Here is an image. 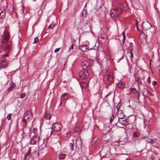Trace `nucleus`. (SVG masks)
<instances>
[{
  "instance_id": "f257e3e1",
  "label": "nucleus",
  "mask_w": 160,
  "mask_h": 160,
  "mask_svg": "<svg viewBox=\"0 0 160 160\" xmlns=\"http://www.w3.org/2000/svg\"><path fill=\"white\" fill-rule=\"evenodd\" d=\"M11 49V47L9 44L2 45L0 47V53H3L0 61V68H4L7 66L8 62L5 58L8 56Z\"/></svg>"
},
{
  "instance_id": "f03ea898",
  "label": "nucleus",
  "mask_w": 160,
  "mask_h": 160,
  "mask_svg": "<svg viewBox=\"0 0 160 160\" xmlns=\"http://www.w3.org/2000/svg\"><path fill=\"white\" fill-rule=\"evenodd\" d=\"M127 8V5L125 4H121L120 7H117L116 9H113L111 10L110 13L111 16L114 19H116L118 17L121 13L122 9L124 10Z\"/></svg>"
},
{
  "instance_id": "7ed1b4c3",
  "label": "nucleus",
  "mask_w": 160,
  "mask_h": 160,
  "mask_svg": "<svg viewBox=\"0 0 160 160\" xmlns=\"http://www.w3.org/2000/svg\"><path fill=\"white\" fill-rule=\"evenodd\" d=\"M9 38V35L8 31L7 30H4L3 34L1 36V44L0 47L2 45L9 44L11 47V46L10 44L5 43L8 40Z\"/></svg>"
},
{
  "instance_id": "20e7f679",
  "label": "nucleus",
  "mask_w": 160,
  "mask_h": 160,
  "mask_svg": "<svg viewBox=\"0 0 160 160\" xmlns=\"http://www.w3.org/2000/svg\"><path fill=\"white\" fill-rule=\"evenodd\" d=\"M32 118V112L30 110H27L24 113L22 121L23 122H25V124L26 125L27 123L26 121H30Z\"/></svg>"
},
{
  "instance_id": "39448f33",
  "label": "nucleus",
  "mask_w": 160,
  "mask_h": 160,
  "mask_svg": "<svg viewBox=\"0 0 160 160\" xmlns=\"http://www.w3.org/2000/svg\"><path fill=\"white\" fill-rule=\"evenodd\" d=\"M78 75L81 78L85 79L88 77L89 74L87 70L83 69L79 72Z\"/></svg>"
},
{
  "instance_id": "423d86ee",
  "label": "nucleus",
  "mask_w": 160,
  "mask_h": 160,
  "mask_svg": "<svg viewBox=\"0 0 160 160\" xmlns=\"http://www.w3.org/2000/svg\"><path fill=\"white\" fill-rule=\"evenodd\" d=\"M100 142V140L97 137H95L92 138L91 140V144L93 147L97 146Z\"/></svg>"
},
{
  "instance_id": "0eeeda50",
  "label": "nucleus",
  "mask_w": 160,
  "mask_h": 160,
  "mask_svg": "<svg viewBox=\"0 0 160 160\" xmlns=\"http://www.w3.org/2000/svg\"><path fill=\"white\" fill-rule=\"evenodd\" d=\"M91 66L90 62L88 61H83L82 63V66L84 70H87L90 68Z\"/></svg>"
},
{
  "instance_id": "6e6552de",
  "label": "nucleus",
  "mask_w": 160,
  "mask_h": 160,
  "mask_svg": "<svg viewBox=\"0 0 160 160\" xmlns=\"http://www.w3.org/2000/svg\"><path fill=\"white\" fill-rule=\"evenodd\" d=\"M39 137L36 135H34L31 138L30 143L31 144H39Z\"/></svg>"
},
{
  "instance_id": "1a4fd4ad",
  "label": "nucleus",
  "mask_w": 160,
  "mask_h": 160,
  "mask_svg": "<svg viewBox=\"0 0 160 160\" xmlns=\"http://www.w3.org/2000/svg\"><path fill=\"white\" fill-rule=\"evenodd\" d=\"M142 29L144 31L149 30L151 27L150 23L148 22H143L142 25Z\"/></svg>"
},
{
  "instance_id": "9d476101",
  "label": "nucleus",
  "mask_w": 160,
  "mask_h": 160,
  "mask_svg": "<svg viewBox=\"0 0 160 160\" xmlns=\"http://www.w3.org/2000/svg\"><path fill=\"white\" fill-rule=\"evenodd\" d=\"M62 127V125L59 123H56L52 126V128L55 131H59L61 129Z\"/></svg>"
},
{
  "instance_id": "9b49d317",
  "label": "nucleus",
  "mask_w": 160,
  "mask_h": 160,
  "mask_svg": "<svg viewBox=\"0 0 160 160\" xmlns=\"http://www.w3.org/2000/svg\"><path fill=\"white\" fill-rule=\"evenodd\" d=\"M107 79L108 83L109 84H111L113 82V77L111 74L110 72H109V74L107 76Z\"/></svg>"
},
{
  "instance_id": "f8f14e48",
  "label": "nucleus",
  "mask_w": 160,
  "mask_h": 160,
  "mask_svg": "<svg viewBox=\"0 0 160 160\" xmlns=\"http://www.w3.org/2000/svg\"><path fill=\"white\" fill-rule=\"evenodd\" d=\"M124 118V117L123 116L122 117H119L118 119V121L119 123H121L123 126H124L126 125V123L127 122V119H123Z\"/></svg>"
},
{
  "instance_id": "ddd939ff",
  "label": "nucleus",
  "mask_w": 160,
  "mask_h": 160,
  "mask_svg": "<svg viewBox=\"0 0 160 160\" xmlns=\"http://www.w3.org/2000/svg\"><path fill=\"white\" fill-rule=\"evenodd\" d=\"M0 22H2L4 18L5 17L6 12L4 11L3 10L0 9Z\"/></svg>"
},
{
  "instance_id": "4468645a",
  "label": "nucleus",
  "mask_w": 160,
  "mask_h": 160,
  "mask_svg": "<svg viewBox=\"0 0 160 160\" xmlns=\"http://www.w3.org/2000/svg\"><path fill=\"white\" fill-rule=\"evenodd\" d=\"M79 83L82 89H85L87 88L88 86V84L85 82H79Z\"/></svg>"
},
{
  "instance_id": "2eb2a0df",
  "label": "nucleus",
  "mask_w": 160,
  "mask_h": 160,
  "mask_svg": "<svg viewBox=\"0 0 160 160\" xmlns=\"http://www.w3.org/2000/svg\"><path fill=\"white\" fill-rule=\"evenodd\" d=\"M30 128L28 127H25L23 128V132L24 134L26 135L29 134L30 132Z\"/></svg>"
},
{
  "instance_id": "dca6fc26",
  "label": "nucleus",
  "mask_w": 160,
  "mask_h": 160,
  "mask_svg": "<svg viewBox=\"0 0 160 160\" xmlns=\"http://www.w3.org/2000/svg\"><path fill=\"white\" fill-rule=\"evenodd\" d=\"M6 10L8 11L9 13L12 12L13 11V7L10 5L9 6V5H7L6 8Z\"/></svg>"
},
{
  "instance_id": "f3484780",
  "label": "nucleus",
  "mask_w": 160,
  "mask_h": 160,
  "mask_svg": "<svg viewBox=\"0 0 160 160\" xmlns=\"http://www.w3.org/2000/svg\"><path fill=\"white\" fill-rule=\"evenodd\" d=\"M15 84L12 82H11L10 83L9 87L7 88V90L8 91H11L12 89L15 87Z\"/></svg>"
},
{
  "instance_id": "a211bd4d",
  "label": "nucleus",
  "mask_w": 160,
  "mask_h": 160,
  "mask_svg": "<svg viewBox=\"0 0 160 160\" xmlns=\"http://www.w3.org/2000/svg\"><path fill=\"white\" fill-rule=\"evenodd\" d=\"M125 84L124 82H119L117 84V86L118 88H123L125 87Z\"/></svg>"
},
{
  "instance_id": "6ab92c4d",
  "label": "nucleus",
  "mask_w": 160,
  "mask_h": 160,
  "mask_svg": "<svg viewBox=\"0 0 160 160\" xmlns=\"http://www.w3.org/2000/svg\"><path fill=\"white\" fill-rule=\"evenodd\" d=\"M67 94L68 93H64L62 94L61 96V99L62 100H65L67 99L68 98Z\"/></svg>"
},
{
  "instance_id": "aec40b11",
  "label": "nucleus",
  "mask_w": 160,
  "mask_h": 160,
  "mask_svg": "<svg viewBox=\"0 0 160 160\" xmlns=\"http://www.w3.org/2000/svg\"><path fill=\"white\" fill-rule=\"evenodd\" d=\"M30 153L29 152H27L25 153L24 157V159L26 160V159H29L30 157Z\"/></svg>"
},
{
  "instance_id": "412c9836",
  "label": "nucleus",
  "mask_w": 160,
  "mask_h": 160,
  "mask_svg": "<svg viewBox=\"0 0 160 160\" xmlns=\"http://www.w3.org/2000/svg\"><path fill=\"white\" fill-rule=\"evenodd\" d=\"M149 94V92L148 89H143V91L142 94L144 96L145 95L144 94H145L146 95H148V94Z\"/></svg>"
},
{
  "instance_id": "4be33fe9",
  "label": "nucleus",
  "mask_w": 160,
  "mask_h": 160,
  "mask_svg": "<svg viewBox=\"0 0 160 160\" xmlns=\"http://www.w3.org/2000/svg\"><path fill=\"white\" fill-rule=\"evenodd\" d=\"M51 117V115L49 113H46L45 115V118L46 119H49Z\"/></svg>"
},
{
  "instance_id": "5701e85b",
  "label": "nucleus",
  "mask_w": 160,
  "mask_h": 160,
  "mask_svg": "<svg viewBox=\"0 0 160 160\" xmlns=\"http://www.w3.org/2000/svg\"><path fill=\"white\" fill-rule=\"evenodd\" d=\"M66 155L65 154L62 153L59 155V159H62L66 157Z\"/></svg>"
},
{
  "instance_id": "b1692460",
  "label": "nucleus",
  "mask_w": 160,
  "mask_h": 160,
  "mask_svg": "<svg viewBox=\"0 0 160 160\" xmlns=\"http://www.w3.org/2000/svg\"><path fill=\"white\" fill-rule=\"evenodd\" d=\"M131 50H132V49H131L130 50L129 52H130V55L129 56L130 58V59H131V61L132 62V58H133L134 56H133V53L132 52Z\"/></svg>"
},
{
  "instance_id": "393cba45",
  "label": "nucleus",
  "mask_w": 160,
  "mask_h": 160,
  "mask_svg": "<svg viewBox=\"0 0 160 160\" xmlns=\"http://www.w3.org/2000/svg\"><path fill=\"white\" fill-rule=\"evenodd\" d=\"M147 141L148 143H153L154 142V140L152 139L151 138L148 139Z\"/></svg>"
},
{
  "instance_id": "a878e982",
  "label": "nucleus",
  "mask_w": 160,
  "mask_h": 160,
  "mask_svg": "<svg viewBox=\"0 0 160 160\" xmlns=\"http://www.w3.org/2000/svg\"><path fill=\"white\" fill-rule=\"evenodd\" d=\"M54 25H55L54 23H51L49 26L48 27V29H51L52 28L54 27Z\"/></svg>"
},
{
  "instance_id": "bb28decb",
  "label": "nucleus",
  "mask_w": 160,
  "mask_h": 160,
  "mask_svg": "<svg viewBox=\"0 0 160 160\" xmlns=\"http://www.w3.org/2000/svg\"><path fill=\"white\" fill-rule=\"evenodd\" d=\"M122 35L123 36L122 42L123 43L124 42V40H125V34L124 32H122Z\"/></svg>"
},
{
  "instance_id": "cd10ccee",
  "label": "nucleus",
  "mask_w": 160,
  "mask_h": 160,
  "mask_svg": "<svg viewBox=\"0 0 160 160\" xmlns=\"http://www.w3.org/2000/svg\"><path fill=\"white\" fill-rule=\"evenodd\" d=\"M69 146L70 150L72 151L73 149V144L72 143H70L69 145Z\"/></svg>"
},
{
  "instance_id": "c85d7f7f",
  "label": "nucleus",
  "mask_w": 160,
  "mask_h": 160,
  "mask_svg": "<svg viewBox=\"0 0 160 160\" xmlns=\"http://www.w3.org/2000/svg\"><path fill=\"white\" fill-rule=\"evenodd\" d=\"M38 41V38L37 37H35L34 39V41L33 42V43H36Z\"/></svg>"
},
{
  "instance_id": "c756f323",
  "label": "nucleus",
  "mask_w": 160,
  "mask_h": 160,
  "mask_svg": "<svg viewBox=\"0 0 160 160\" xmlns=\"http://www.w3.org/2000/svg\"><path fill=\"white\" fill-rule=\"evenodd\" d=\"M11 114H8L7 116V118L8 120H10L11 119Z\"/></svg>"
},
{
  "instance_id": "7c9ffc66",
  "label": "nucleus",
  "mask_w": 160,
  "mask_h": 160,
  "mask_svg": "<svg viewBox=\"0 0 160 160\" xmlns=\"http://www.w3.org/2000/svg\"><path fill=\"white\" fill-rule=\"evenodd\" d=\"M71 45L70 46L69 48V49L70 50L71 49H72L73 48V44L72 42L71 41Z\"/></svg>"
},
{
  "instance_id": "2f4dec72",
  "label": "nucleus",
  "mask_w": 160,
  "mask_h": 160,
  "mask_svg": "<svg viewBox=\"0 0 160 160\" xmlns=\"http://www.w3.org/2000/svg\"><path fill=\"white\" fill-rule=\"evenodd\" d=\"M82 48H85L86 49H88V46L87 45H83Z\"/></svg>"
},
{
  "instance_id": "473e14b6",
  "label": "nucleus",
  "mask_w": 160,
  "mask_h": 160,
  "mask_svg": "<svg viewBox=\"0 0 160 160\" xmlns=\"http://www.w3.org/2000/svg\"><path fill=\"white\" fill-rule=\"evenodd\" d=\"M137 82L138 84H142V82L140 81V79L139 78L137 79Z\"/></svg>"
},
{
  "instance_id": "72a5a7b5",
  "label": "nucleus",
  "mask_w": 160,
  "mask_h": 160,
  "mask_svg": "<svg viewBox=\"0 0 160 160\" xmlns=\"http://www.w3.org/2000/svg\"><path fill=\"white\" fill-rule=\"evenodd\" d=\"M133 135L134 137H137L138 136V134L136 132H133Z\"/></svg>"
},
{
  "instance_id": "f704fd0d",
  "label": "nucleus",
  "mask_w": 160,
  "mask_h": 160,
  "mask_svg": "<svg viewBox=\"0 0 160 160\" xmlns=\"http://www.w3.org/2000/svg\"><path fill=\"white\" fill-rule=\"evenodd\" d=\"M114 119V116L113 115H112V116L110 118V122H112Z\"/></svg>"
},
{
  "instance_id": "c9c22d12",
  "label": "nucleus",
  "mask_w": 160,
  "mask_h": 160,
  "mask_svg": "<svg viewBox=\"0 0 160 160\" xmlns=\"http://www.w3.org/2000/svg\"><path fill=\"white\" fill-rule=\"evenodd\" d=\"M141 35L143 37L145 38L146 37H147V36H146L145 35L144 33L143 32L141 33Z\"/></svg>"
},
{
  "instance_id": "e433bc0d",
  "label": "nucleus",
  "mask_w": 160,
  "mask_h": 160,
  "mask_svg": "<svg viewBox=\"0 0 160 160\" xmlns=\"http://www.w3.org/2000/svg\"><path fill=\"white\" fill-rule=\"evenodd\" d=\"M26 94L24 93H22V94H21L20 96V98H24Z\"/></svg>"
},
{
  "instance_id": "4c0bfd02",
  "label": "nucleus",
  "mask_w": 160,
  "mask_h": 160,
  "mask_svg": "<svg viewBox=\"0 0 160 160\" xmlns=\"http://www.w3.org/2000/svg\"><path fill=\"white\" fill-rule=\"evenodd\" d=\"M85 12L84 13L83 12H82V15L83 16V17H86V16H87V15L86 14V11H84Z\"/></svg>"
},
{
  "instance_id": "58836bf2",
  "label": "nucleus",
  "mask_w": 160,
  "mask_h": 160,
  "mask_svg": "<svg viewBox=\"0 0 160 160\" xmlns=\"http://www.w3.org/2000/svg\"><path fill=\"white\" fill-rule=\"evenodd\" d=\"M134 90H135V88H130L129 90H130V92H131L132 91H133Z\"/></svg>"
},
{
  "instance_id": "ea45409f",
  "label": "nucleus",
  "mask_w": 160,
  "mask_h": 160,
  "mask_svg": "<svg viewBox=\"0 0 160 160\" xmlns=\"http://www.w3.org/2000/svg\"><path fill=\"white\" fill-rule=\"evenodd\" d=\"M137 92V94H138V99H139L140 95V93L139 92H138V91H137V92Z\"/></svg>"
},
{
  "instance_id": "a19ab883",
  "label": "nucleus",
  "mask_w": 160,
  "mask_h": 160,
  "mask_svg": "<svg viewBox=\"0 0 160 160\" xmlns=\"http://www.w3.org/2000/svg\"><path fill=\"white\" fill-rule=\"evenodd\" d=\"M147 81L149 83H150L151 80H150V77H148V78L147 80Z\"/></svg>"
},
{
  "instance_id": "79ce46f5",
  "label": "nucleus",
  "mask_w": 160,
  "mask_h": 160,
  "mask_svg": "<svg viewBox=\"0 0 160 160\" xmlns=\"http://www.w3.org/2000/svg\"><path fill=\"white\" fill-rule=\"evenodd\" d=\"M118 112L121 115L122 114V116H123V117H124V115L123 113V111L122 110H120L119 111H118Z\"/></svg>"
},
{
  "instance_id": "37998d69",
  "label": "nucleus",
  "mask_w": 160,
  "mask_h": 160,
  "mask_svg": "<svg viewBox=\"0 0 160 160\" xmlns=\"http://www.w3.org/2000/svg\"><path fill=\"white\" fill-rule=\"evenodd\" d=\"M157 83V82L155 81H153L152 82V85L154 86H155L156 84Z\"/></svg>"
},
{
  "instance_id": "c03bdc74",
  "label": "nucleus",
  "mask_w": 160,
  "mask_h": 160,
  "mask_svg": "<svg viewBox=\"0 0 160 160\" xmlns=\"http://www.w3.org/2000/svg\"><path fill=\"white\" fill-rule=\"evenodd\" d=\"M60 48H57L55 50H54V52H58L59 51V50H60Z\"/></svg>"
},
{
  "instance_id": "a18cd8bd",
  "label": "nucleus",
  "mask_w": 160,
  "mask_h": 160,
  "mask_svg": "<svg viewBox=\"0 0 160 160\" xmlns=\"http://www.w3.org/2000/svg\"><path fill=\"white\" fill-rule=\"evenodd\" d=\"M120 106V105H119V103L117 105L116 107H117V109L118 110L119 109Z\"/></svg>"
},
{
  "instance_id": "49530a36",
  "label": "nucleus",
  "mask_w": 160,
  "mask_h": 160,
  "mask_svg": "<svg viewBox=\"0 0 160 160\" xmlns=\"http://www.w3.org/2000/svg\"><path fill=\"white\" fill-rule=\"evenodd\" d=\"M47 139L46 138H45V139H43L44 143L45 144V145L46 144V143L47 142Z\"/></svg>"
},
{
  "instance_id": "de8ad7c7",
  "label": "nucleus",
  "mask_w": 160,
  "mask_h": 160,
  "mask_svg": "<svg viewBox=\"0 0 160 160\" xmlns=\"http://www.w3.org/2000/svg\"><path fill=\"white\" fill-rule=\"evenodd\" d=\"M135 90H134L133 91H132L131 93H133L134 92H137V89L136 88H135Z\"/></svg>"
},
{
  "instance_id": "09e8293b",
  "label": "nucleus",
  "mask_w": 160,
  "mask_h": 160,
  "mask_svg": "<svg viewBox=\"0 0 160 160\" xmlns=\"http://www.w3.org/2000/svg\"><path fill=\"white\" fill-rule=\"evenodd\" d=\"M70 133H68L67 134V136L68 137H69L70 136Z\"/></svg>"
},
{
  "instance_id": "8fccbe9b",
  "label": "nucleus",
  "mask_w": 160,
  "mask_h": 160,
  "mask_svg": "<svg viewBox=\"0 0 160 160\" xmlns=\"http://www.w3.org/2000/svg\"><path fill=\"white\" fill-rule=\"evenodd\" d=\"M33 131L34 133H35L36 132H37V130L36 129L34 128L33 130Z\"/></svg>"
},
{
  "instance_id": "3c124183",
  "label": "nucleus",
  "mask_w": 160,
  "mask_h": 160,
  "mask_svg": "<svg viewBox=\"0 0 160 160\" xmlns=\"http://www.w3.org/2000/svg\"><path fill=\"white\" fill-rule=\"evenodd\" d=\"M31 148H29L28 152H29L30 153V152H31Z\"/></svg>"
},
{
  "instance_id": "603ef678",
  "label": "nucleus",
  "mask_w": 160,
  "mask_h": 160,
  "mask_svg": "<svg viewBox=\"0 0 160 160\" xmlns=\"http://www.w3.org/2000/svg\"><path fill=\"white\" fill-rule=\"evenodd\" d=\"M137 28L138 29V31H139V29L138 26L137 27Z\"/></svg>"
},
{
  "instance_id": "864d4df0",
  "label": "nucleus",
  "mask_w": 160,
  "mask_h": 160,
  "mask_svg": "<svg viewBox=\"0 0 160 160\" xmlns=\"http://www.w3.org/2000/svg\"><path fill=\"white\" fill-rule=\"evenodd\" d=\"M149 94H150V95H151V96H152V95H153V94H152V93H149Z\"/></svg>"
},
{
  "instance_id": "5fc2aeb1",
  "label": "nucleus",
  "mask_w": 160,
  "mask_h": 160,
  "mask_svg": "<svg viewBox=\"0 0 160 160\" xmlns=\"http://www.w3.org/2000/svg\"><path fill=\"white\" fill-rule=\"evenodd\" d=\"M130 45H131V46H132V43H130Z\"/></svg>"
},
{
  "instance_id": "6e6d98bb",
  "label": "nucleus",
  "mask_w": 160,
  "mask_h": 160,
  "mask_svg": "<svg viewBox=\"0 0 160 160\" xmlns=\"http://www.w3.org/2000/svg\"><path fill=\"white\" fill-rule=\"evenodd\" d=\"M2 123H3V122H4V121L2 120Z\"/></svg>"
},
{
  "instance_id": "4d7b16f0",
  "label": "nucleus",
  "mask_w": 160,
  "mask_h": 160,
  "mask_svg": "<svg viewBox=\"0 0 160 160\" xmlns=\"http://www.w3.org/2000/svg\"><path fill=\"white\" fill-rule=\"evenodd\" d=\"M52 131H51V133H50L51 135L52 134Z\"/></svg>"
},
{
  "instance_id": "13d9d810",
  "label": "nucleus",
  "mask_w": 160,
  "mask_h": 160,
  "mask_svg": "<svg viewBox=\"0 0 160 160\" xmlns=\"http://www.w3.org/2000/svg\"><path fill=\"white\" fill-rule=\"evenodd\" d=\"M36 152L38 153V155H39V153L38 152Z\"/></svg>"
},
{
  "instance_id": "bf43d9fd",
  "label": "nucleus",
  "mask_w": 160,
  "mask_h": 160,
  "mask_svg": "<svg viewBox=\"0 0 160 160\" xmlns=\"http://www.w3.org/2000/svg\"><path fill=\"white\" fill-rule=\"evenodd\" d=\"M122 117V114H121V117Z\"/></svg>"
},
{
  "instance_id": "052dcab7",
  "label": "nucleus",
  "mask_w": 160,
  "mask_h": 160,
  "mask_svg": "<svg viewBox=\"0 0 160 160\" xmlns=\"http://www.w3.org/2000/svg\"><path fill=\"white\" fill-rule=\"evenodd\" d=\"M12 160H16L13 159H12Z\"/></svg>"
},
{
  "instance_id": "680f3d73",
  "label": "nucleus",
  "mask_w": 160,
  "mask_h": 160,
  "mask_svg": "<svg viewBox=\"0 0 160 160\" xmlns=\"http://www.w3.org/2000/svg\"><path fill=\"white\" fill-rule=\"evenodd\" d=\"M36 0H33L34 1H35Z\"/></svg>"
}]
</instances>
